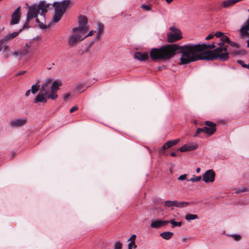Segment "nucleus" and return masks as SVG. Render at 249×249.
<instances>
[{"label": "nucleus", "instance_id": "nucleus-1", "mask_svg": "<svg viewBox=\"0 0 249 249\" xmlns=\"http://www.w3.org/2000/svg\"><path fill=\"white\" fill-rule=\"evenodd\" d=\"M176 53H181L180 58L181 65L189 64L193 62L194 59L190 56L188 44L179 46L176 44H167L160 48H152L149 53L152 60H168L173 57Z\"/></svg>", "mask_w": 249, "mask_h": 249}, {"label": "nucleus", "instance_id": "nucleus-2", "mask_svg": "<svg viewBox=\"0 0 249 249\" xmlns=\"http://www.w3.org/2000/svg\"><path fill=\"white\" fill-rule=\"evenodd\" d=\"M228 45L222 47H217L213 51H207L201 55L199 59H206L208 60L218 59L220 61H226L229 58V53L227 52Z\"/></svg>", "mask_w": 249, "mask_h": 249}, {"label": "nucleus", "instance_id": "nucleus-3", "mask_svg": "<svg viewBox=\"0 0 249 249\" xmlns=\"http://www.w3.org/2000/svg\"><path fill=\"white\" fill-rule=\"evenodd\" d=\"M189 49L190 56L192 57V59H194V61L199 60H208L206 59H199V57H202L201 55L203 54L207 49H213L215 48V45L214 43L211 45H207L206 44H189Z\"/></svg>", "mask_w": 249, "mask_h": 249}, {"label": "nucleus", "instance_id": "nucleus-4", "mask_svg": "<svg viewBox=\"0 0 249 249\" xmlns=\"http://www.w3.org/2000/svg\"><path fill=\"white\" fill-rule=\"evenodd\" d=\"M51 79H48L42 85L40 89V92L36 96L34 99L35 103H46L49 98V95L51 94Z\"/></svg>", "mask_w": 249, "mask_h": 249}, {"label": "nucleus", "instance_id": "nucleus-5", "mask_svg": "<svg viewBox=\"0 0 249 249\" xmlns=\"http://www.w3.org/2000/svg\"><path fill=\"white\" fill-rule=\"evenodd\" d=\"M70 4V1L68 0L61 2H55L53 3V6L55 7V12L53 18L54 22H57L60 20Z\"/></svg>", "mask_w": 249, "mask_h": 249}, {"label": "nucleus", "instance_id": "nucleus-6", "mask_svg": "<svg viewBox=\"0 0 249 249\" xmlns=\"http://www.w3.org/2000/svg\"><path fill=\"white\" fill-rule=\"evenodd\" d=\"M50 6L49 3H46L44 1H41L37 5L34 4L33 6H28V11H31L32 8L35 9V13H36V18L37 17L38 14L40 13V15L43 17L44 19V16L48 12V8Z\"/></svg>", "mask_w": 249, "mask_h": 249}, {"label": "nucleus", "instance_id": "nucleus-7", "mask_svg": "<svg viewBox=\"0 0 249 249\" xmlns=\"http://www.w3.org/2000/svg\"><path fill=\"white\" fill-rule=\"evenodd\" d=\"M170 32L168 33L167 41L169 43H173L177 41L182 38V34L180 30L174 26L169 28Z\"/></svg>", "mask_w": 249, "mask_h": 249}, {"label": "nucleus", "instance_id": "nucleus-8", "mask_svg": "<svg viewBox=\"0 0 249 249\" xmlns=\"http://www.w3.org/2000/svg\"><path fill=\"white\" fill-rule=\"evenodd\" d=\"M79 26L72 29V31L74 33L79 32L82 34H85L89 30V27L87 25L88 18L83 15L79 17L78 20Z\"/></svg>", "mask_w": 249, "mask_h": 249}, {"label": "nucleus", "instance_id": "nucleus-9", "mask_svg": "<svg viewBox=\"0 0 249 249\" xmlns=\"http://www.w3.org/2000/svg\"><path fill=\"white\" fill-rule=\"evenodd\" d=\"M204 124L206 126L202 128L203 132L209 136L213 135L216 131V124L211 121H206Z\"/></svg>", "mask_w": 249, "mask_h": 249}, {"label": "nucleus", "instance_id": "nucleus-10", "mask_svg": "<svg viewBox=\"0 0 249 249\" xmlns=\"http://www.w3.org/2000/svg\"><path fill=\"white\" fill-rule=\"evenodd\" d=\"M62 85V83L57 80L54 81L52 85H51V94L49 95V98L52 100H55L58 95L56 94L57 90L59 89V87Z\"/></svg>", "mask_w": 249, "mask_h": 249}, {"label": "nucleus", "instance_id": "nucleus-11", "mask_svg": "<svg viewBox=\"0 0 249 249\" xmlns=\"http://www.w3.org/2000/svg\"><path fill=\"white\" fill-rule=\"evenodd\" d=\"M215 173L212 169L206 171L203 175V180L206 183L213 182L214 181Z\"/></svg>", "mask_w": 249, "mask_h": 249}, {"label": "nucleus", "instance_id": "nucleus-12", "mask_svg": "<svg viewBox=\"0 0 249 249\" xmlns=\"http://www.w3.org/2000/svg\"><path fill=\"white\" fill-rule=\"evenodd\" d=\"M81 35L80 34H75L72 35L69 39L68 44L70 46L75 45L78 42L83 40L84 38H81Z\"/></svg>", "mask_w": 249, "mask_h": 249}, {"label": "nucleus", "instance_id": "nucleus-13", "mask_svg": "<svg viewBox=\"0 0 249 249\" xmlns=\"http://www.w3.org/2000/svg\"><path fill=\"white\" fill-rule=\"evenodd\" d=\"M21 17L20 7L17 8L11 16L10 24L12 25L16 24L19 22Z\"/></svg>", "mask_w": 249, "mask_h": 249}, {"label": "nucleus", "instance_id": "nucleus-14", "mask_svg": "<svg viewBox=\"0 0 249 249\" xmlns=\"http://www.w3.org/2000/svg\"><path fill=\"white\" fill-rule=\"evenodd\" d=\"M33 10L31 11H28L27 13V19L26 22L24 24L22 29V31L24 29L29 28L30 27L29 23L32 19L36 18V13H35V9L32 8Z\"/></svg>", "mask_w": 249, "mask_h": 249}, {"label": "nucleus", "instance_id": "nucleus-15", "mask_svg": "<svg viewBox=\"0 0 249 249\" xmlns=\"http://www.w3.org/2000/svg\"><path fill=\"white\" fill-rule=\"evenodd\" d=\"M169 223L168 220H155L152 222L150 227L153 228L159 229Z\"/></svg>", "mask_w": 249, "mask_h": 249}, {"label": "nucleus", "instance_id": "nucleus-16", "mask_svg": "<svg viewBox=\"0 0 249 249\" xmlns=\"http://www.w3.org/2000/svg\"><path fill=\"white\" fill-rule=\"evenodd\" d=\"M27 123L26 119H17L12 121L10 124L12 127H20L25 124Z\"/></svg>", "mask_w": 249, "mask_h": 249}, {"label": "nucleus", "instance_id": "nucleus-17", "mask_svg": "<svg viewBox=\"0 0 249 249\" xmlns=\"http://www.w3.org/2000/svg\"><path fill=\"white\" fill-rule=\"evenodd\" d=\"M249 12V9L248 10ZM249 18L247 20L246 25L243 26L241 29V34L242 36H249Z\"/></svg>", "mask_w": 249, "mask_h": 249}, {"label": "nucleus", "instance_id": "nucleus-18", "mask_svg": "<svg viewBox=\"0 0 249 249\" xmlns=\"http://www.w3.org/2000/svg\"><path fill=\"white\" fill-rule=\"evenodd\" d=\"M237 1L236 0H226L221 2L220 6L224 8H228L236 3Z\"/></svg>", "mask_w": 249, "mask_h": 249}, {"label": "nucleus", "instance_id": "nucleus-19", "mask_svg": "<svg viewBox=\"0 0 249 249\" xmlns=\"http://www.w3.org/2000/svg\"><path fill=\"white\" fill-rule=\"evenodd\" d=\"M134 58L140 61H145L148 58V55L147 53H142L141 52H136L134 54Z\"/></svg>", "mask_w": 249, "mask_h": 249}, {"label": "nucleus", "instance_id": "nucleus-20", "mask_svg": "<svg viewBox=\"0 0 249 249\" xmlns=\"http://www.w3.org/2000/svg\"><path fill=\"white\" fill-rule=\"evenodd\" d=\"M197 148V146L196 145H189L185 144L181 146L179 149V151L181 152L195 150Z\"/></svg>", "mask_w": 249, "mask_h": 249}, {"label": "nucleus", "instance_id": "nucleus-21", "mask_svg": "<svg viewBox=\"0 0 249 249\" xmlns=\"http://www.w3.org/2000/svg\"><path fill=\"white\" fill-rule=\"evenodd\" d=\"M31 47V43H26L25 47L22 50H20V55L24 56L28 54L30 52V48Z\"/></svg>", "mask_w": 249, "mask_h": 249}, {"label": "nucleus", "instance_id": "nucleus-22", "mask_svg": "<svg viewBox=\"0 0 249 249\" xmlns=\"http://www.w3.org/2000/svg\"><path fill=\"white\" fill-rule=\"evenodd\" d=\"M21 31H22V29H20L18 32H15L13 33L7 35L5 36V38L6 41H8L13 39L15 37H17L18 35V34L20 32H21Z\"/></svg>", "mask_w": 249, "mask_h": 249}, {"label": "nucleus", "instance_id": "nucleus-23", "mask_svg": "<svg viewBox=\"0 0 249 249\" xmlns=\"http://www.w3.org/2000/svg\"><path fill=\"white\" fill-rule=\"evenodd\" d=\"M174 233L170 231H165L160 234V236L164 239L169 240L172 238Z\"/></svg>", "mask_w": 249, "mask_h": 249}, {"label": "nucleus", "instance_id": "nucleus-24", "mask_svg": "<svg viewBox=\"0 0 249 249\" xmlns=\"http://www.w3.org/2000/svg\"><path fill=\"white\" fill-rule=\"evenodd\" d=\"M136 238V236L135 234H133L131 235L130 238L128 240V242H130L128 245H130L131 248L132 249H136L137 246L135 244V240Z\"/></svg>", "mask_w": 249, "mask_h": 249}, {"label": "nucleus", "instance_id": "nucleus-25", "mask_svg": "<svg viewBox=\"0 0 249 249\" xmlns=\"http://www.w3.org/2000/svg\"><path fill=\"white\" fill-rule=\"evenodd\" d=\"M179 142V139H176L173 141H169L165 143V144L166 145V147L168 149L176 145Z\"/></svg>", "mask_w": 249, "mask_h": 249}, {"label": "nucleus", "instance_id": "nucleus-26", "mask_svg": "<svg viewBox=\"0 0 249 249\" xmlns=\"http://www.w3.org/2000/svg\"><path fill=\"white\" fill-rule=\"evenodd\" d=\"M231 51V53L233 55H245L247 53V51L244 49H243L241 50H234V51Z\"/></svg>", "mask_w": 249, "mask_h": 249}, {"label": "nucleus", "instance_id": "nucleus-27", "mask_svg": "<svg viewBox=\"0 0 249 249\" xmlns=\"http://www.w3.org/2000/svg\"><path fill=\"white\" fill-rule=\"evenodd\" d=\"M169 223H170L172 224L171 227L172 228H175V227H180L181 226L182 222L181 221L176 222L175 221L174 219H171L168 221Z\"/></svg>", "mask_w": 249, "mask_h": 249}, {"label": "nucleus", "instance_id": "nucleus-28", "mask_svg": "<svg viewBox=\"0 0 249 249\" xmlns=\"http://www.w3.org/2000/svg\"><path fill=\"white\" fill-rule=\"evenodd\" d=\"M189 205V203L187 202L182 201V202H178L176 201L175 207H179V208H183L186 207L187 206Z\"/></svg>", "mask_w": 249, "mask_h": 249}, {"label": "nucleus", "instance_id": "nucleus-29", "mask_svg": "<svg viewBox=\"0 0 249 249\" xmlns=\"http://www.w3.org/2000/svg\"><path fill=\"white\" fill-rule=\"evenodd\" d=\"M198 218V216L196 214L189 213V214H187L185 215V219L188 221L196 219Z\"/></svg>", "mask_w": 249, "mask_h": 249}, {"label": "nucleus", "instance_id": "nucleus-30", "mask_svg": "<svg viewBox=\"0 0 249 249\" xmlns=\"http://www.w3.org/2000/svg\"><path fill=\"white\" fill-rule=\"evenodd\" d=\"M38 82L36 85H34L31 87V91L33 94L36 93L39 89H40V85H38Z\"/></svg>", "mask_w": 249, "mask_h": 249}, {"label": "nucleus", "instance_id": "nucleus-31", "mask_svg": "<svg viewBox=\"0 0 249 249\" xmlns=\"http://www.w3.org/2000/svg\"><path fill=\"white\" fill-rule=\"evenodd\" d=\"M176 201H166L164 202V206L167 207L175 206Z\"/></svg>", "mask_w": 249, "mask_h": 249}, {"label": "nucleus", "instance_id": "nucleus-32", "mask_svg": "<svg viewBox=\"0 0 249 249\" xmlns=\"http://www.w3.org/2000/svg\"><path fill=\"white\" fill-rule=\"evenodd\" d=\"M36 22L38 24V26L41 29H46L47 28V26L42 22H40L38 18H36Z\"/></svg>", "mask_w": 249, "mask_h": 249}, {"label": "nucleus", "instance_id": "nucleus-33", "mask_svg": "<svg viewBox=\"0 0 249 249\" xmlns=\"http://www.w3.org/2000/svg\"><path fill=\"white\" fill-rule=\"evenodd\" d=\"M201 179V176H197L195 178H192L190 179H187L188 181H192V182H198Z\"/></svg>", "mask_w": 249, "mask_h": 249}, {"label": "nucleus", "instance_id": "nucleus-34", "mask_svg": "<svg viewBox=\"0 0 249 249\" xmlns=\"http://www.w3.org/2000/svg\"><path fill=\"white\" fill-rule=\"evenodd\" d=\"M220 41H224L225 43L228 44L230 41V39L229 37L224 35L223 34L220 38Z\"/></svg>", "mask_w": 249, "mask_h": 249}, {"label": "nucleus", "instance_id": "nucleus-35", "mask_svg": "<svg viewBox=\"0 0 249 249\" xmlns=\"http://www.w3.org/2000/svg\"><path fill=\"white\" fill-rule=\"evenodd\" d=\"M168 148L166 147V145L165 144V143L163 145V146L161 147V148L159 149V153L160 154L163 155L165 153V150L166 149H167Z\"/></svg>", "mask_w": 249, "mask_h": 249}, {"label": "nucleus", "instance_id": "nucleus-36", "mask_svg": "<svg viewBox=\"0 0 249 249\" xmlns=\"http://www.w3.org/2000/svg\"><path fill=\"white\" fill-rule=\"evenodd\" d=\"M228 44L231 45L232 47H235L236 48H240V46L238 44H237V43H235V42H234L233 41H232L231 40L230 41V42L228 43Z\"/></svg>", "mask_w": 249, "mask_h": 249}, {"label": "nucleus", "instance_id": "nucleus-37", "mask_svg": "<svg viewBox=\"0 0 249 249\" xmlns=\"http://www.w3.org/2000/svg\"><path fill=\"white\" fill-rule=\"evenodd\" d=\"M122 244L120 242H117L115 244L114 249H122Z\"/></svg>", "mask_w": 249, "mask_h": 249}, {"label": "nucleus", "instance_id": "nucleus-38", "mask_svg": "<svg viewBox=\"0 0 249 249\" xmlns=\"http://www.w3.org/2000/svg\"><path fill=\"white\" fill-rule=\"evenodd\" d=\"M98 32L99 34H102L104 31V26L101 23L98 24Z\"/></svg>", "mask_w": 249, "mask_h": 249}, {"label": "nucleus", "instance_id": "nucleus-39", "mask_svg": "<svg viewBox=\"0 0 249 249\" xmlns=\"http://www.w3.org/2000/svg\"><path fill=\"white\" fill-rule=\"evenodd\" d=\"M141 8L145 10V11H150L151 10V7H150V6H149V5H145V4H142L141 5Z\"/></svg>", "mask_w": 249, "mask_h": 249}, {"label": "nucleus", "instance_id": "nucleus-40", "mask_svg": "<svg viewBox=\"0 0 249 249\" xmlns=\"http://www.w3.org/2000/svg\"><path fill=\"white\" fill-rule=\"evenodd\" d=\"M201 132H203V130L202 129V128H198L196 129V134L194 135V137L198 136L199 135V134Z\"/></svg>", "mask_w": 249, "mask_h": 249}, {"label": "nucleus", "instance_id": "nucleus-41", "mask_svg": "<svg viewBox=\"0 0 249 249\" xmlns=\"http://www.w3.org/2000/svg\"><path fill=\"white\" fill-rule=\"evenodd\" d=\"M83 88L84 85L83 84H79L76 86L75 89L76 91H80Z\"/></svg>", "mask_w": 249, "mask_h": 249}, {"label": "nucleus", "instance_id": "nucleus-42", "mask_svg": "<svg viewBox=\"0 0 249 249\" xmlns=\"http://www.w3.org/2000/svg\"><path fill=\"white\" fill-rule=\"evenodd\" d=\"M232 237L234 238V239L236 241H239L241 239V236L238 234H233L232 235Z\"/></svg>", "mask_w": 249, "mask_h": 249}, {"label": "nucleus", "instance_id": "nucleus-43", "mask_svg": "<svg viewBox=\"0 0 249 249\" xmlns=\"http://www.w3.org/2000/svg\"><path fill=\"white\" fill-rule=\"evenodd\" d=\"M185 179H187V175L186 174L182 175L178 178V180H185Z\"/></svg>", "mask_w": 249, "mask_h": 249}, {"label": "nucleus", "instance_id": "nucleus-44", "mask_svg": "<svg viewBox=\"0 0 249 249\" xmlns=\"http://www.w3.org/2000/svg\"><path fill=\"white\" fill-rule=\"evenodd\" d=\"M224 34L222 32H216L214 36L216 37H218V38H220L221 37V36H222V35Z\"/></svg>", "mask_w": 249, "mask_h": 249}, {"label": "nucleus", "instance_id": "nucleus-45", "mask_svg": "<svg viewBox=\"0 0 249 249\" xmlns=\"http://www.w3.org/2000/svg\"><path fill=\"white\" fill-rule=\"evenodd\" d=\"M1 48H2V50H3L4 52H6L9 49V46L4 44L1 46Z\"/></svg>", "mask_w": 249, "mask_h": 249}, {"label": "nucleus", "instance_id": "nucleus-46", "mask_svg": "<svg viewBox=\"0 0 249 249\" xmlns=\"http://www.w3.org/2000/svg\"><path fill=\"white\" fill-rule=\"evenodd\" d=\"M96 32V31H93V30H91L90 31L89 34L86 35L84 38H85L86 37H88V36H91L92 35H94V34Z\"/></svg>", "mask_w": 249, "mask_h": 249}, {"label": "nucleus", "instance_id": "nucleus-47", "mask_svg": "<svg viewBox=\"0 0 249 249\" xmlns=\"http://www.w3.org/2000/svg\"><path fill=\"white\" fill-rule=\"evenodd\" d=\"M78 108L77 106H74L70 109V113H72V112L76 111L78 109Z\"/></svg>", "mask_w": 249, "mask_h": 249}, {"label": "nucleus", "instance_id": "nucleus-48", "mask_svg": "<svg viewBox=\"0 0 249 249\" xmlns=\"http://www.w3.org/2000/svg\"><path fill=\"white\" fill-rule=\"evenodd\" d=\"M7 42L5 37H3L2 39L0 40V48H1V46L3 45V44Z\"/></svg>", "mask_w": 249, "mask_h": 249}, {"label": "nucleus", "instance_id": "nucleus-49", "mask_svg": "<svg viewBox=\"0 0 249 249\" xmlns=\"http://www.w3.org/2000/svg\"><path fill=\"white\" fill-rule=\"evenodd\" d=\"M12 54L13 55L16 56H18V55H20V51L14 52L12 53Z\"/></svg>", "mask_w": 249, "mask_h": 249}, {"label": "nucleus", "instance_id": "nucleus-50", "mask_svg": "<svg viewBox=\"0 0 249 249\" xmlns=\"http://www.w3.org/2000/svg\"><path fill=\"white\" fill-rule=\"evenodd\" d=\"M237 63L238 64H239L240 65H241L243 68H244V66H246L247 64H245L244 62L242 60H238L237 61Z\"/></svg>", "mask_w": 249, "mask_h": 249}, {"label": "nucleus", "instance_id": "nucleus-51", "mask_svg": "<svg viewBox=\"0 0 249 249\" xmlns=\"http://www.w3.org/2000/svg\"><path fill=\"white\" fill-rule=\"evenodd\" d=\"M226 43L224 41H220V42H219V43H218L217 45H218V47H223V46H224V44H225Z\"/></svg>", "mask_w": 249, "mask_h": 249}, {"label": "nucleus", "instance_id": "nucleus-52", "mask_svg": "<svg viewBox=\"0 0 249 249\" xmlns=\"http://www.w3.org/2000/svg\"><path fill=\"white\" fill-rule=\"evenodd\" d=\"M214 36V35H213V34H210L209 35L206 37V40H210L212 38H213Z\"/></svg>", "mask_w": 249, "mask_h": 249}, {"label": "nucleus", "instance_id": "nucleus-53", "mask_svg": "<svg viewBox=\"0 0 249 249\" xmlns=\"http://www.w3.org/2000/svg\"><path fill=\"white\" fill-rule=\"evenodd\" d=\"M71 96V94L70 93H66L64 95V100H66L70 96Z\"/></svg>", "mask_w": 249, "mask_h": 249}, {"label": "nucleus", "instance_id": "nucleus-54", "mask_svg": "<svg viewBox=\"0 0 249 249\" xmlns=\"http://www.w3.org/2000/svg\"><path fill=\"white\" fill-rule=\"evenodd\" d=\"M26 72V71H20L18 73H17L16 76H19L20 75H23V74H25Z\"/></svg>", "mask_w": 249, "mask_h": 249}, {"label": "nucleus", "instance_id": "nucleus-55", "mask_svg": "<svg viewBox=\"0 0 249 249\" xmlns=\"http://www.w3.org/2000/svg\"><path fill=\"white\" fill-rule=\"evenodd\" d=\"M31 91L30 89H29V90H27L26 93H25V96H27V97L28 96L30 95Z\"/></svg>", "mask_w": 249, "mask_h": 249}, {"label": "nucleus", "instance_id": "nucleus-56", "mask_svg": "<svg viewBox=\"0 0 249 249\" xmlns=\"http://www.w3.org/2000/svg\"><path fill=\"white\" fill-rule=\"evenodd\" d=\"M101 35V34H99V33H98L96 37V40H99L100 39V36Z\"/></svg>", "mask_w": 249, "mask_h": 249}, {"label": "nucleus", "instance_id": "nucleus-57", "mask_svg": "<svg viewBox=\"0 0 249 249\" xmlns=\"http://www.w3.org/2000/svg\"><path fill=\"white\" fill-rule=\"evenodd\" d=\"M176 154L175 152H171V156H172V157H176Z\"/></svg>", "mask_w": 249, "mask_h": 249}, {"label": "nucleus", "instance_id": "nucleus-58", "mask_svg": "<svg viewBox=\"0 0 249 249\" xmlns=\"http://www.w3.org/2000/svg\"><path fill=\"white\" fill-rule=\"evenodd\" d=\"M174 0H165L166 2L167 3H170L172 1H173Z\"/></svg>", "mask_w": 249, "mask_h": 249}, {"label": "nucleus", "instance_id": "nucleus-59", "mask_svg": "<svg viewBox=\"0 0 249 249\" xmlns=\"http://www.w3.org/2000/svg\"><path fill=\"white\" fill-rule=\"evenodd\" d=\"M244 68L249 69V63L247 64L246 66H244Z\"/></svg>", "mask_w": 249, "mask_h": 249}, {"label": "nucleus", "instance_id": "nucleus-60", "mask_svg": "<svg viewBox=\"0 0 249 249\" xmlns=\"http://www.w3.org/2000/svg\"><path fill=\"white\" fill-rule=\"evenodd\" d=\"M200 168H199V167H198V168H197L196 169V172L197 173H199V172H200Z\"/></svg>", "mask_w": 249, "mask_h": 249}, {"label": "nucleus", "instance_id": "nucleus-61", "mask_svg": "<svg viewBox=\"0 0 249 249\" xmlns=\"http://www.w3.org/2000/svg\"><path fill=\"white\" fill-rule=\"evenodd\" d=\"M11 156H12V158H13L15 156V153H12Z\"/></svg>", "mask_w": 249, "mask_h": 249}, {"label": "nucleus", "instance_id": "nucleus-62", "mask_svg": "<svg viewBox=\"0 0 249 249\" xmlns=\"http://www.w3.org/2000/svg\"><path fill=\"white\" fill-rule=\"evenodd\" d=\"M128 249H132L131 248L130 245H128Z\"/></svg>", "mask_w": 249, "mask_h": 249}, {"label": "nucleus", "instance_id": "nucleus-63", "mask_svg": "<svg viewBox=\"0 0 249 249\" xmlns=\"http://www.w3.org/2000/svg\"><path fill=\"white\" fill-rule=\"evenodd\" d=\"M247 43H248V47L249 48V39L248 40Z\"/></svg>", "mask_w": 249, "mask_h": 249}, {"label": "nucleus", "instance_id": "nucleus-64", "mask_svg": "<svg viewBox=\"0 0 249 249\" xmlns=\"http://www.w3.org/2000/svg\"><path fill=\"white\" fill-rule=\"evenodd\" d=\"M93 43H94V41H93L91 42L90 45H92Z\"/></svg>", "mask_w": 249, "mask_h": 249}]
</instances>
